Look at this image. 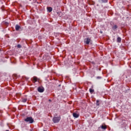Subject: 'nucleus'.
I'll use <instances>...</instances> for the list:
<instances>
[{"mask_svg":"<svg viewBox=\"0 0 131 131\" xmlns=\"http://www.w3.org/2000/svg\"><path fill=\"white\" fill-rule=\"evenodd\" d=\"M25 121L28 123H33V122H34V120H33V118H32V117H28L25 119Z\"/></svg>","mask_w":131,"mask_h":131,"instance_id":"1","label":"nucleus"},{"mask_svg":"<svg viewBox=\"0 0 131 131\" xmlns=\"http://www.w3.org/2000/svg\"><path fill=\"white\" fill-rule=\"evenodd\" d=\"M61 120V118L59 117H54L53 118V121L54 123H58Z\"/></svg>","mask_w":131,"mask_h":131,"instance_id":"2","label":"nucleus"},{"mask_svg":"<svg viewBox=\"0 0 131 131\" xmlns=\"http://www.w3.org/2000/svg\"><path fill=\"white\" fill-rule=\"evenodd\" d=\"M84 41L86 45H89L90 42H91V38L88 37L86 39H85Z\"/></svg>","mask_w":131,"mask_h":131,"instance_id":"3","label":"nucleus"},{"mask_svg":"<svg viewBox=\"0 0 131 131\" xmlns=\"http://www.w3.org/2000/svg\"><path fill=\"white\" fill-rule=\"evenodd\" d=\"M45 89L43 88L39 87L38 88V92H39V93H43Z\"/></svg>","mask_w":131,"mask_h":131,"instance_id":"4","label":"nucleus"},{"mask_svg":"<svg viewBox=\"0 0 131 131\" xmlns=\"http://www.w3.org/2000/svg\"><path fill=\"white\" fill-rule=\"evenodd\" d=\"M73 116L75 117V118H77L78 117H79V114H76V113H73Z\"/></svg>","mask_w":131,"mask_h":131,"instance_id":"5","label":"nucleus"},{"mask_svg":"<svg viewBox=\"0 0 131 131\" xmlns=\"http://www.w3.org/2000/svg\"><path fill=\"white\" fill-rule=\"evenodd\" d=\"M20 28H21V27H20V26L16 25L15 26V29L17 31H18V30H19V29H20Z\"/></svg>","mask_w":131,"mask_h":131,"instance_id":"6","label":"nucleus"},{"mask_svg":"<svg viewBox=\"0 0 131 131\" xmlns=\"http://www.w3.org/2000/svg\"><path fill=\"white\" fill-rule=\"evenodd\" d=\"M47 10L49 13H51L53 11V8L52 7H47Z\"/></svg>","mask_w":131,"mask_h":131,"instance_id":"7","label":"nucleus"},{"mask_svg":"<svg viewBox=\"0 0 131 131\" xmlns=\"http://www.w3.org/2000/svg\"><path fill=\"white\" fill-rule=\"evenodd\" d=\"M98 2H99L100 4H103V3H107V0H98Z\"/></svg>","mask_w":131,"mask_h":131,"instance_id":"8","label":"nucleus"},{"mask_svg":"<svg viewBox=\"0 0 131 131\" xmlns=\"http://www.w3.org/2000/svg\"><path fill=\"white\" fill-rule=\"evenodd\" d=\"M112 28L113 30H115V29H117L118 28L117 25H114V26H113Z\"/></svg>","mask_w":131,"mask_h":131,"instance_id":"9","label":"nucleus"},{"mask_svg":"<svg viewBox=\"0 0 131 131\" xmlns=\"http://www.w3.org/2000/svg\"><path fill=\"white\" fill-rule=\"evenodd\" d=\"M101 128L102 129H106V128H107V127H106L105 126H104V125H101Z\"/></svg>","mask_w":131,"mask_h":131,"instance_id":"10","label":"nucleus"},{"mask_svg":"<svg viewBox=\"0 0 131 131\" xmlns=\"http://www.w3.org/2000/svg\"><path fill=\"white\" fill-rule=\"evenodd\" d=\"M33 80L36 82V81H37V78L36 77H34Z\"/></svg>","mask_w":131,"mask_h":131,"instance_id":"11","label":"nucleus"},{"mask_svg":"<svg viewBox=\"0 0 131 131\" xmlns=\"http://www.w3.org/2000/svg\"><path fill=\"white\" fill-rule=\"evenodd\" d=\"M117 41H118V42H120V41H121V38H120V37H118L117 38Z\"/></svg>","mask_w":131,"mask_h":131,"instance_id":"12","label":"nucleus"},{"mask_svg":"<svg viewBox=\"0 0 131 131\" xmlns=\"http://www.w3.org/2000/svg\"><path fill=\"white\" fill-rule=\"evenodd\" d=\"M100 102V101L99 100H97L96 101V105L97 106H99L100 105V103H99Z\"/></svg>","mask_w":131,"mask_h":131,"instance_id":"13","label":"nucleus"},{"mask_svg":"<svg viewBox=\"0 0 131 131\" xmlns=\"http://www.w3.org/2000/svg\"><path fill=\"white\" fill-rule=\"evenodd\" d=\"M94 91L93 89H90V92L91 93V94H93L94 93Z\"/></svg>","mask_w":131,"mask_h":131,"instance_id":"14","label":"nucleus"},{"mask_svg":"<svg viewBox=\"0 0 131 131\" xmlns=\"http://www.w3.org/2000/svg\"><path fill=\"white\" fill-rule=\"evenodd\" d=\"M26 101H27V99H23L22 102H23V103H25Z\"/></svg>","mask_w":131,"mask_h":131,"instance_id":"15","label":"nucleus"},{"mask_svg":"<svg viewBox=\"0 0 131 131\" xmlns=\"http://www.w3.org/2000/svg\"><path fill=\"white\" fill-rule=\"evenodd\" d=\"M21 45H19V44H18V45H17V48H18V49H20V48H21Z\"/></svg>","mask_w":131,"mask_h":131,"instance_id":"16","label":"nucleus"},{"mask_svg":"<svg viewBox=\"0 0 131 131\" xmlns=\"http://www.w3.org/2000/svg\"><path fill=\"white\" fill-rule=\"evenodd\" d=\"M97 79H101V78H102V77H101L100 76H98L97 77Z\"/></svg>","mask_w":131,"mask_h":131,"instance_id":"17","label":"nucleus"},{"mask_svg":"<svg viewBox=\"0 0 131 131\" xmlns=\"http://www.w3.org/2000/svg\"><path fill=\"white\" fill-rule=\"evenodd\" d=\"M49 102H52V100H51V99H49Z\"/></svg>","mask_w":131,"mask_h":131,"instance_id":"18","label":"nucleus"},{"mask_svg":"<svg viewBox=\"0 0 131 131\" xmlns=\"http://www.w3.org/2000/svg\"><path fill=\"white\" fill-rule=\"evenodd\" d=\"M100 33H103V32L102 31H100Z\"/></svg>","mask_w":131,"mask_h":131,"instance_id":"19","label":"nucleus"},{"mask_svg":"<svg viewBox=\"0 0 131 131\" xmlns=\"http://www.w3.org/2000/svg\"><path fill=\"white\" fill-rule=\"evenodd\" d=\"M58 86H61V84H59V85H58Z\"/></svg>","mask_w":131,"mask_h":131,"instance_id":"20","label":"nucleus"},{"mask_svg":"<svg viewBox=\"0 0 131 131\" xmlns=\"http://www.w3.org/2000/svg\"><path fill=\"white\" fill-rule=\"evenodd\" d=\"M6 131H9V130H7Z\"/></svg>","mask_w":131,"mask_h":131,"instance_id":"21","label":"nucleus"}]
</instances>
